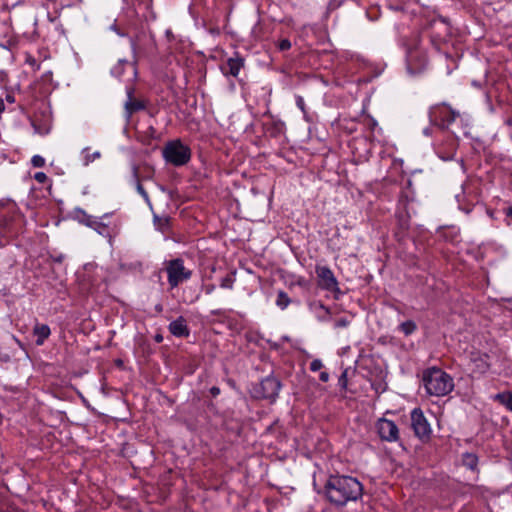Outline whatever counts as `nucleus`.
<instances>
[{
	"mask_svg": "<svg viewBox=\"0 0 512 512\" xmlns=\"http://www.w3.org/2000/svg\"><path fill=\"white\" fill-rule=\"evenodd\" d=\"M291 303V299L288 294L284 291H279L277 293L276 305L281 309H286Z\"/></svg>",
	"mask_w": 512,
	"mask_h": 512,
	"instance_id": "obj_21",
	"label": "nucleus"
},
{
	"mask_svg": "<svg viewBox=\"0 0 512 512\" xmlns=\"http://www.w3.org/2000/svg\"><path fill=\"white\" fill-rule=\"evenodd\" d=\"M316 308L319 311L323 312L325 315H329L330 314V310L326 306H324L323 304H317Z\"/></svg>",
	"mask_w": 512,
	"mask_h": 512,
	"instance_id": "obj_36",
	"label": "nucleus"
},
{
	"mask_svg": "<svg viewBox=\"0 0 512 512\" xmlns=\"http://www.w3.org/2000/svg\"><path fill=\"white\" fill-rule=\"evenodd\" d=\"M278 48L281 51L289 50L291 48V42L288 39H282L278 44Z\"/></svg>",
	"mask_w": 512,
	"mask_h": 512,
	"instance_id": "obj_31",
	"label": "nucleus"
},
{
	"mask_svg": "<svg viewBox=\"0 0 512 512\" xmlns=\"http://www.w3.org/2000/svg\"><path fill=\"white\" fill-rule=\"evenodd\" d=\"M413 57H414V54H413V53H411V54L409 55V59H408V61L410 62V61L412 60V58H413Z\"/></svg>",
	"mask_w": 512,
	"mask_h": 512,
	"instance_id": "obj_46",
	"label": "nucleus"
},
{
	"mask_svg": "<svg viewBox=\"0 0 512 512\" xmlns=\"http://www.w3.org/2000/svg\"><path fill=\"white\" fill-rule=\"evenodd\" d=\"M315 271L318 277V285L320 288L331 292L339 291L338 281L329 267L316 266Z\"/></svg>",
	"mask_w": 512,
	"mask_h": 512,
	"instance_id": "obj_10",
	"label": "nucleus"
},
{
	"mask_svg": "<svg viewBox=\"0 0 512 512\" xmlns=\"http://www.w3.org/2000/svg\"><path fill=\"white\" fill-rule=\"evenodd\" d=\"M9 104H13L15 102V97L12 93H6L5 100Z\"/></svg>",
	"mask_w": 512,
	"mask_h": 512,
	"instance_id": "obj_37",
	"label": "nucleus"
},
{
	"mask_svg": "<svg viewBox=\"0 0 512 512\" xmlns=\"http://www.w3.org/2000/svg\"><path fill=\"white\" fill-rule=\"evenodd\" d=\"M162 155L167 163L174 166H183L189 162L191 150L187 145L182 143L181 140L176 139L164 145Z\"/></svg>",
	"mask_w": 512,
	"mask_h": 512,
	"instance_id": "obj_4",
	"label": "nucleus"
},
{
	"mask_svg": "<svg viewBox=\"0 0 512 512\" xmlns=\"http://www.w3.org/2000/svg\"><path fill=\"white\" fill-rule=\"evenodd\" d=\"M425 391L430 396L442 397L454 388L453 378L440 368H429L422 374Z\"/></svg>",
	"mask_w": 512,
	"mask_h": 512,
	"instance_id": "obj_2",
	"label": "nucleus"
},
{
	"mask_svg": "<svg viewBox=\"0 0 512 512\" xmlns=\"http://www.w3.org/2000/svg\"><path fill=\"white\" fill-rule=\"evenodd\" d=\"M128 62L126 60H119V63L118 65L114 66L111 70V73L116 76V77H121L122 73H123V70H122V66L124 64H127Z\"/></svg>",
	"mask_w": 512,
	"mask_h": 512,
	"instance_id": "obj_27",
	"label": "nucleus"
},
{
	"mask_svg": "<svg viewBox=\"0 0 512 512\" xmlns=\"http://www.w3.org/2000/svg\"><path fill=\"white\" fill-rule=\"evenodd\" d=\"M215 290V286L213 284L206 286L205 292L206 294H211Z\"/></svg>",
	"mask_w": 512,
	"mask_h": 512,
	"instance_id": "obj_41",
	"label": "nucleus"
},
{
	"mask_svg": "<svg viewBox=\"0 0 512 512\" xmlns=\"http://www.w3.org/2000/svg\"><path fill=\"white\" fill-rule=\"evenodd\" d=\"M296 106L301 110V112L304 114L305 119L307 120V111H306V105L304 98L300 95H297L296 98Z\"/></svg>",
	"mask_w": 512,
	"mask_h": 512,
	"instance_id": "obj_25",
	"label": "nucleus"
},
{
	"mask_svg": "<svg viewBox=\"0 0 512 512\" xmlns=\"http://www.w3.org/2000/svg\"><path fill=\"white\" fill-rule=\"evenodd\" d=\"M5 110L4 99L0 98V114Z\"/></svg>",
	"mask_w": 512,
	"mask_h": 512,
	"instance_id": "obj_43",
	"label": "nucleus"
},
{
	"mask_svg": "<svg viewBox=\"0 0 512 512\" xmlns=\"http://www.w3.org/2000/svg\"><path fill=\"white\" fill-rule=\"evenodd\" d=\"M429 117L431 122L441 128H449V126L460 118L463 120V116L460 112L452 109L447 104H438L430 108Z\"/></svg>",
	"mask_w": 512,
	"mask_h": 512,
	"instance_id": "obj_6",
	"label": "nucleus"
},
{
	"mask_svg": "<svg viewBox=\"0 0 512 512\" xmlns=\"http://www.w3.org/2000/svg\"><path fill=\"white\" fill-rule=\"evenodd\" d=\"M281 387L280 380L269 375L259 383L252 385L250 394L255 399H266L274 402L278 397Z\"/></svg>",
	"mask_w": 512,
	"mask_h": 512,
	"instance_id": "obj_5",
	"label": "nucleus"
},
{
	"mask_svg": "<svg viewBox=\"0 0 512 512\" xmlns=\"http://www.w3.org/2000/svg\"><path fill=\"white\" fill-rule=\"evenodd\" d=\"M33 334L36 336V344L40 346L50 336L51 330L46 324H36L33 328Z\"/></svg>",
	"mask_w": 512,
	"mask_h": 512,
	"instance_id": "obj_15",
	"label": "nucleus"
},
{
	"mask_svg": "<svg viewBox=\"0 0 512 512\" xmlns=\"http://www.w3.org/2000/svg\"><path fill=\"white\" fill-rule=\"evenodd\" d=\"M91 225L92 229H94L98 234L108 237L110 240L112 239V229L108 224L100 220H93Z\"/></svg>",
	"mask_w": 512,
	"mask_h": 512,
	"instance_id": "obj_16",
	"label": "nucleus"
},
{
	"mask_svg": "<svg viewBox=\"0 0 512 512\" xmlns=\"http://www.w3.org/2000/svg\"><path fill=\"white\" fill-rule=\"evenodd\" d=\"M127 96L128 99L125 102V112L127 119H130L133 113L144 109L145 106L141 101L133 98L131 90L127 91Z\"/></svg>",
	"mask_w": 512,
	"mask_h": 512,
	"instance_id": "obj_14",
	"label": "nucleus"
},
{
	"mask_svg": "<svg viewBox=\"0 0 512 512\" xmlns=\"http://www.w3.org/2000/svg\"><path fill=\"white\" fill-rule=\"evenodd\" d=\"M31 163L34 167H43L45 165V159L40 155H34L31 159Z\"/></svg>",
	"mask_w": 512,
	"mask_h": 512,
	"instance_id": "obj_28",
	"label": "nucleus"
},
{
	"mask_svg": "<svg viewBox=\"0 0 512 512\" xmlns=\"http://www.w3.org/2000/svg\"><path fill=\"white\" fill-rule=\"evenodd\" d=\"M399 329L406 335H411L417 329L415 322L408 320L400 324Z\"/></svg>",
	"mask_w": 512,
	"mask_h": 512,
	"instance_id": "obj_23",
	"label": "nucleus"
},
{
	"mask_svg": "<svg viewBox=\"0 0 512 512\" xmlns=\"http://www.w3.org/2000/svg\"><path fill=\"white\" fill-rule=\"evenodd\" d=\"M411 426L415 435L421 440L430 438L432 429L420 408H414L411 411Z\"/></svg>",
	"mask_w": 512,
	"mask_h": 512,
	"instance_id": "obj_9",
	"label": "nucleus"
},
{
	"mask_svg": "<svg viewBox=\"0 0 512 512\" xmlns=\"http://www.w3.org/2000/svg\"><path fill=\"white\" fill-rule=\"evenodd\" d=\"M168 283L170 287L176 288L180 283L190 279L192 272L185 268L181 259L171 260L166 267Z\"/></svg>",
	"mask_w": 512,
	"mask_h": 512,
	"instance_id": "obj_8",
	"label": "nucleus"
},
{
	"mask_svg": "<svg viewBox=\"0 0 512 512\" xmlns=\"http://www.w3.org/2000/svg\"><path fill=\"white\" fill-rule=\"evenodd\" d=\"M463 464L471 470H475L478 464V457L473 453H465L463 455Z\"/></svg>",
	"mask_w": 512,
	"mask_h": 512,
	"instance_id": "obj_22",
	"label": "nucleus"
},
{
	"mask_svg": "<svg viewBox=\"0 0 512 512\" xmlns=\"http://www.w3.org/2000/svg\"><path fill=\"white\" fill-rule=\"evenodd\" d=\"M34 179L38 183L44 184L47 181L48 177L44 172H36L34 175Z\"/></svg>",
	"mask_w": 512,
	"mask_h": 512,
	"instance_id": "obj_33",
	"label": "nucleus"
},
{
	"mask_svg": "<svg viewBox=\"0 0 512 512\" xmlns=\"http://www.w3.org/2000/svg\"><path fill=\"white\" fill-rule=\"evenodd\" d=\"M131 47H132V50L135 52V50H136V44H135V42H134V40H133V39H131Z\"/></svg>",
	"mask_w": 512,
	"mask_h": 512,
	"instance_id": "obj_44",
	"label": "nucleus"
},
{
	"mask_svg": "<svg viewBox=\"0 0 512 512\" xmlns=\"http://www.w3.org/2000/svg\"><path fill=\"white\" fill-rule=\"evenodd\" d=\"M326 496L336 505H345L362 496V484L350 476H331L325 485Z\"/></svg>",
	"mask_w": 512,
	"mask_h": 512,
	"instance_id": "obj_1",
	"label": "nucleus"
},
{
	"mask_svg": "<svg viewBox=\"0 0 512 512\" xmlns=\"http://www.w3.org/2000/svg\"><path fill=\"white\" fill-rule=\"evenodd\" d=\"M31 124L34 128V132L39 135H47L51 130V124L48 120L43 123H38L36 119H32Z\"/></svg>",
	"mask_w": 512,
	"mask_h": 512,
	"instance_id": "obj_19",
	"label": "nucleus"
},
{
	"mask_svg": "<svg viewBox=\"0 0 512 512\" xmlns=\"http://www.w3.org/2000/svg\"><path fill=\"white\" fill-rule=\"evenodd\" d=\"M328 316L329 315H325L324 313H321V314H318V319L320 321H326V320H328Z\"/></svg>",
	"mask_w": 512,
	"mask_h": 512,
	"instance_id": "obj_42",
	"label": "nucleus"
},
{
	"mask_svg": "<svg viewBox=\"0 0 512 512\" xmlns=\"http://www.w3.org/2000/svg\"><path fill=\"white\" fill-rule=\"evenodd\" d=\"M76 213H78V214H81V215H82V218H79V222H81V223H83V216H85L86 220H85V222H84V223H85L88 227H90V228H92V225H91V224H92V221H93V220H98L97 218H93V217H91V216L86 215V214L84 213V211H83L82 209H80V208L76 209Z\"/></svg>",
	"mask_w": 512,
	"mask_h": 512,
	"instance_id": "obj_26",
	"label": "nucleus"
},
{
	"mask_svg": "<svg viewBox=\"0 0 512 512\" xmlns=\"http://www.w3.org/2000/svg\"><path fill=\"white\" fill-rule=\"evenodd\" d=\"M468 367L473 374L482 376L491 368L490 355L488 351L481 350L473 345L468 352Z\"/></svg>",
	"mask_w": 512,
	"mask_h": 512,
	"instance_id": "obj_7",
	"label": "nucleus"
},
{
	"mask_svg": "<svg viewBox=\"0 0 512 512\" xmlns=\"http://www.w3.org/2000/svg\"><path fill=\"white\" fill-rule=\"evenodd\" d=\"M319 378L322 382H327L329 381V373L323 371L320 373Z\"/></svg>",
	"mask_w": 512,
	"mask_h": 512,
	"instance_id": "obj_38",
	"label": "nucleus"
},
{
	"mask_svg": "<svg viewBox=\"0 0 512 512\" xmlns=\"http://www.w3.org/2000/svg\"><path fill=\"white\" fill-rule=\"evenodd\" d=\"M350 324V321L347 319V318H340L338 319L335 324H334V327L335 328H345L347 327L348 325Z\"/></svg>",
	"mask_w": 512,
	"mask_h": 512,
	"instance_id": "obj_32",
	"label": "nucleus"
},
{
	"mask_svg": "<svg viewBox=\"0 0 512 512\" xmlns=\"http://www.w3.org/2000/svg\"><path fill=\"white\" fill-rule=\"evenodd\" d=\"M234 281L233 275H227L221 279L220 286L224 289H233Z\"/></svg>",
	"mask_w": 512,
	"mask_h": 512,
	"instance_id": "obj_24",
	"label": "nucleus"
},
{
	"mask_svg": "<svg viewBox=\"0 0 512 512\" xmlns=\"http://www.w3.org/2000/svg\"><path fill=\"white\" fill-rule=\"evenodd\" d=\"M81 157H82V164L84 166H88L90 163H92L96 159H99L101 157V153L99 151L90 153V149L88 147H86L81 151Z\"/></svg>",
	"mask_w": 512,
	"mask_h": 512,
	"instance_id": "obj_18",
	"label": "nucleus"
},
{
	"mask_svg": "<svg viewBox=\"0 0 512 512\" xmlns=\"http://www.w3.org/2000/svg\"><path fill=\"white\" fill-rule=\"evenodd\" d=\"M156 309H157L158 311H161V310H162V307L159 305V306H156Z\"/></svg>",
	"mask_w": 512,
	"mask_h": 512,
	"instance_id": "obj_47",
	"label": "nucleus"
},
{
	"mask_svg": "<svg viewBox=\"0 0 512 512\" xmlns=\"http://www.w3.org/2000/svg\"><path fill=\"white\" fill-rule=\"evenodd\" d=\"M111 29H113L114 31H117V29H116V26H115V25H112V26H111Z\"/></svg>",
	"mask_w": 512,
	"mask_h": 512,
	"instance_id": "obj_48",
	"label": "nucleus"
},
{
	"mask_svg": "<svg viewBox=\"0 0 512 512\" xmlns=\"http://www.w3.org/2000/svg\"><path fill=\"white\" fill-rule=\"evenodd\" d=\"M291 285H298L300 287H306L307 281L304 277H298L295 282H293Z\"/></svg>",
	"mask_w": 512,
	"mask_h": 512,
	"instance_id": "obj_35",
	"label": "nucleus"
},
{
	"mask_svg": "<svg viewBox=\"0 0 512 512\" xmlns=\"http://www.w3.org/2000/svg\"><path fill=\"white\" fill-rule=\"evenodd\" d=\"M437 154L438 156L445 160V161H448V160H452L454 158V155H455V149L453 148L449 153L447 154H442L440 149H437Z\"/></svg>",
	"mask_w": 512,
	"mask_h": 512,
	"instance_id": "obj_29",
	"label": "nucleus"
},
{
	"mask_svg": "<svg viewBox=\"0 0 512 512\" xmlns=\"http://www.w3.org/2000/svg\"><path fill=\"white\" fill-rule=\"evenodd\" d=\"M244 66V59L241 57H231L220 66V70L225 76L237 77Z\"/></svg>",
	"mask_w": 512,
	"mask_h": 512,
	"instance_id": "obj_12",
	"label": "nucleus"
},
{
	"mask_svg": "<svg viewBox=\"0 0 512 512\" xmlns=\"http://www.w3.org/2000/svg\"><path fill=\"white\" fill-rule=\"evenodd\" d=\"M168 329L170 333L175 337H187L189 335V328L185 318L182 316L172 321L169 324Z\"/></svg>",
	"mask_w": 512,
	"mask_h": 512,
	"instance_id": "obj_13",
	"label": "nucleus"
},
{
	"mask_svg": "<svg viewBox=\"0 0 512 512\" xmlns=\"http://www.w3.org/2000/svg\"><path fill=\"white\" fill-rule=\"evenodd\" d=\"M132 174H133V178L137 182L136 189H137L138 193L145 199L146 202H149L148 193L145 191V189L139 182L138 167L135 165L132 166Z\"/></svg>",
	"mask_w": 512,
	"mask_h": 512,
	"instance_id": "obj_20",
	"label": "nucleus"
},
{
	"mask_svg": "<svg viewBox=\"0 0 512 512\" xmlns=\"http://www.w3.org/2000/svg\"><path fill=\"white\" fill-rule=\"evenodd\" d=\"M506 217L509 219V224L512 222V206L508 207L505 211Z\"/></svg>",
	"mask_w": 512,
	"mask_h": 512,
	"instance_id": "obj_39",
	"label": "nucleus"
},
{
	"mask_svg": "<svg viewBox=\"0 0 512 512\" xmlns=\"http://www.w3.org/2000/svg\"><path fill=\"white\" fill-rule=\"evenodd\" d=\"M347 370H345L338 379V384L341 388L347 387Z\"/></svg>",
	"mask_w": 512,
	"mask_h": 512,
	"instance_id": "obj_34",
	"label": "nucleus"
},
{
	"mask_svg": "<svg viewBox=\"0 0 512 512\" xmlns=\"http://www.w3.org/2000/svg\"><path fill=\"white\" fill-rule=\"evenodd\" d=\"M492 399L505 406L512 412V393L510 391L501 392L492 396Z\"/></svg>",
	"mask_w": 512,
	"mask_h": 512,
	"instance_id": "obj_17",
	"label": "nucleus"
},
{
	"mask_svg": "<svg viewBox=\"0 0 512 512\" xmlns=\"http://www.w3.org/2000/svg\"><path fill=\"white\" fill-rule=\"evenodd\" d=\"M25 225L24 216L13 205L7 214L1 215L0 230L4 240L0 239V247L5 246L10 239L16 237L23 231Z\"/></svg>",
	"mask_w": 512,
	"mask_h": 512,
	"instance_id": "obj_3",
	"label": "nucleus"
},
{
	"mask_svg": "<svg viewBox=\"0 0 512 512\" xmlns=\"http://www.w3.org/2000/svg\"><path fill=\"white\" fill-rule=\"evenodd\" d=\"M156 341H157V342L162 341V336H157V337H156Z\"/></svg>",
	"mask_w": 512,
	"mask_h": 512,
	"instance_id": "obj_45",
	"label": "nucleus"
},
{
	"mask_svg": "<svg viewBox=\"0 0 512 512\" xmlns=\"http://www.w3.org/2000/svg\"><path fill=\"white\" fill-rule=\"evenodd\" d=\"M210 392H211V394H212L213 396H217V395H219V394H220V389H219L218 387L214 386V387H212V388L210 389Z\"/></svg>",
	"mask_w": 512,
	"mask_h": 512,
	"instance_id": "obj_40",
	"label": "nucleus"
},
{
	"mask_svg": "<svg viewBox=\"0 0 512 512\" xmlns=\"http://www.w3.org/2000/svg\"><path fill=\"white\" fill-rule=\"evenodd\" d=\"M377 430L381 439L389 442L396 441L399 436L397 425L386 418H381L377 422Z\"/></svg>",
	"mask_w": 512,
	"mask_h": 512,
	"instance_id": "obj_11",
	"label": "nucleus"
},
{
	"mask_svg": "<svg viewBox=\"0 0 512 512\" xmlns=\"http://www.w3.org/2000/svg\"><path fill=\"white\" fill-rule=\"evenodd\" d=\"M323 367V363L320 359H314L310 363V370L313 372L319 371Z\"/></svg>",
	"mask_w": 512,
	"mask_h": 512,
	"instance_id": "obj_30",
	"label": "nucleus"
}]
</instances>
